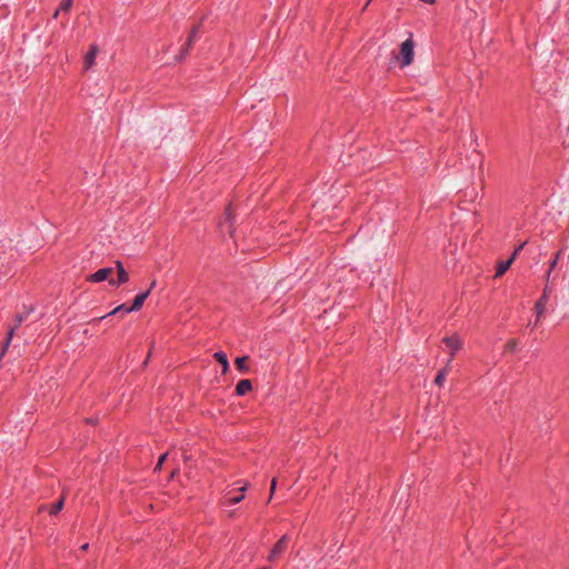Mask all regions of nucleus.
Returning a JSON list of instances; mask_svg holds the SVG:
<instances>
[{
	"mask_svg": "<svg viewBox=\"0 0 569 569\" xmlns=\"http://www.w3.org/2000/svg\"><path fill=\"white\" fill-rule=\"evenodd\" d=\"M201 27L202 19L190 28L187 39L179 51V54L176 56L177 61L183 60L189 54L190 50L192 49L196 42L198 33L200 32Z\"/></svg>",
	"mask_w": 569,
	"mask_h": 569,
	"instance_id": "f257e3e1",
	"label": "nucleus"
},
{
	"mask_svg": "<svg viewBox=\"0 0 569 569\" xmlns=\"http://www.w3.org/2000/svg\"><path fill=\"white\" fill-rule=\"evenodd\" d=\"M415 57V41L412 40V34L410 38L405 40L400 44L399 56H397V60L400 63L401 68L408 67L412 63Z\"/></svg>",
	"mask_w": 569,
	"mask_h": 569,
	"instance_id": "f03ea898",
	"label": "nucleus"
},
{
	"mask_svg": "<svg viewBox=\"0 0 569 569\" xmlns=\"http://www.w3.org/2000/svg\"><path fill=\"white\" fill-rule=\"evenodd\" d=\"M234 210L232 203H228L223 210L222 218L219 221V228L222 233L227 232L230 237L234 233L233 228Z\"/></svg>",
	"mask_w": 569,
	"mask_h": 569,
	"instance_id": "7ed1b4c3",
	"label": "nucleus"
},
{
	"mask_svg": "<svg viewBox=\"0 0 569 569\" xmlns=\"http://www.w3.org/2000/svg\"><path fill=\"white\" fill-rule=\"evenodd\" d=\"M289 545L288 535H283L271 548L267 559L268 561H276L279 559L287 550Z\"/></svg>",
	"mask_w": 569,
	"mask_h": 569,
	"instance_id": "20e7f679",
	"label": "nucleus"
},
{
	"mask_svg": "<svg viewBox=\"0 0 569 569\" xmlns=\"http://www.w3.org/2000/svg\"><path fill=\"white\" fill-rule=\"evenodd\" d=\"M130 312H132L130 306H128L127 303H121L117 306L114 309H112L110 312L106 313L104 316L93 318L92 320L89 321V323L96 325L113 316H119L120 318H123L127 313Z\"/></svg>",
	"mask_w": 569,
	"mask_h": 569,
	"instance_id": "39448f33",
	"label": "nucleus"
},
{
	"mask_svg": "<svg viewBox=\"0 0 569 569\" xmlns=\"http://www.w3.org/2000/svg\"><path fill=\"white\" fill-rule=\"evenodd\" d=\"M117 278L109 279V284L111 287L119 288L120 286L127 283L129 281V273L124 269L122 261L117 260L116 262Z\"/></svg>",
	"mask_w": 569,
	"mask_h": 569,
	"instance_id": "423d86ee",
	"label": "nucleus"
},
{
	"mask_svg": "<svg viewBox=\"0 0 569 569\" xmlns=\"http://www.w3.org/2000/svg\"><path fill=\"white\" fill-rule=\"evenodd\" d=\"M156 286V280H153L149 288L142 292H139L131 301V305H130V309L132 311H139L141 310V308L143 307L144 305V301L148 299V297L150 296L151 293V290L154 288Z\"/></svg>",
	"mask_w": 569,
	"mask_h": 569,
	"instance_id": "0eeeda50",
	"label": "nucleus"
},
{
	"mask_svg": "<svg viewBox=\"0 0 569 569\" xmlns=\"http://www.w3.org/2000/svg\"><path fill=\"white\" fill-rule=\"evenodd\" d=\"M112 273H113V268L103 267V268L98 269L96 272L89 274L87 277V281L92 282V283H99V282H102L106 280L109 281V279H111Z\"/></svg>",
	"mask_w": 569,
	"mask_h": 569,
	"instance_id": "6e6552de",
	"label": "nucleus"
},
{
	"mask_svg": "<svg viewBox=\"0 0 569 569\" xmlns=\"http://www.w3.org/2000/svg\"><path fill=\"white\" fill-rule=\"evenodd\" d=\"M442 342L450 349L449 361L455 357V353L462 348V340L458 333L445 337Z\"/></svg>",
	"mask_w": 569,
	"mask_h": 569,
	"instance_id": "1a4fd4ad",
	"label": "nucleus"
},
{
	"mask_svg": "<svg viewBox=\"0 0 569 569\" xmlns=\"http://www.w3.org/2000/svg\"><path fill=\"white\" fill-rule=\"evenodd\" d=\"M64 501H66V496L61 495L60 498L58 500H56L53 503H51L50 506L41 505L39 507V512L47 509L50 516H57L63 509Z\"/></svg>",
	"mask_w": 569,
	"mask_h": 569,
	"instance_id": "9d476101",
	"label": "nucleus"
},
{
	"mask_svg": "<svg viewBox=\"0 0 569 569\" xmlns=\"http://www.w3.org/2000/svg\"><path fill=\"white\" fill-rule=\"evenodd\" d=\"M98 51L99 48L97 44L93 43L89 47V50L83 57V67L86 70L90 69L94 64Z\"/></svg>",
	"mask_w": 569,
	"mask_h": 569,
	"instance_id": "9b49d317",
	"label": "nucleus"
},
{
	"mask_svg": "<svg viewBox=\"0 0 569 569\" xmlns=\"http://www.w3.org/2000/svg\"><path fill=\"white\" fill-rule=\"evenodd\" d=\"M253 389L252 381L250 379H241L238 381L234 388V396L243 397Z\"/></svg>",
	"mask_w": 569,
	"mask_h": 569,
	"instance_id": "f8f14e48",
	"label": "nucleus"
},
{
	"mask_svg": "<svg viewBox=\"0 0 569 569\" xmlns=\"http://www.w3.org/2000/svg\"><path fill=\"white\" fill-rule=\"evenodd\" d=\"M247 487H248V483H244L242 487H240L238 489V491L240 493L237 495V496H229L230 492L227 493V496L224 497L226 498L224 503L227 506H233V505H237V503L241 502L244 499V491L247 490Z\"/></svg>",
	"mask_w": 569,
	"mask_h": 569,
	"instance_id": "ddd939ff",
	"label": "nucleus"
},
{
	"mask_svg": "<svg viewBox=\"0 0 569 569\" xmlns=\"http://www.w3.org/2000/svg\"><path fill=\"white\" fill-rule=\"evenodd\" d=\"M213 359L221 366L222 375H226L230 368L227 353L222 350L216 351L213 353Z\"/></svg>",
	"mask_w": 569,
	"mask_h": 569,
	"instance_id": "4468645a",
	"label": "nucleus"
},
{
	"mask_svg": "<svg viewBox=\"0 0 569 569\" xmlns=\"http://www.w3.org/2000/svg\"><path fill=\"white\" fill-rule=\"evenodd\" d=\"M250 360V357L249 356H240V357H237L234 359V367L238 371H240L241 373H248L250 371V367L248 365Z\"/></svg>",
	"mask_w": 569,
	"mask_h": 569,
	"instance_id": "2eb2a0df",
	"label": "nucleus"
},
{
	"mask_svg": "<svg viewBox=\"0 0 569 569\" xmlns=\"http://www.w3.org/2000/svg\"><path fill=\"white\" fill-rule=\"evenodd\" d=\"M547 301H548V296L546 295V290H543L541 297L535 303V311H536L538 318L543 315V312L546 310Z\"/></svg>",
	"mask_w": 569,
	"mask_h": 569,
	"instance_id": "dca6fc26",
	"label": "nucleus"
},
{
	"mask_svg": "<svg viewBox=\"0 0 569 569\" xmlns=\"http://www.w3.org/2000/svg\"><path fill=\"white\" fill-rule=\"evenodd\" d=\"M512 262H513V260H511L510 258H508L507 260L499 261L496 264V277L503 276L507 272V270L510 268Z\"/></svg>",
	"mask_w": 569,
	"mask_h": 569,
	"instance_id": "f3484780",
	"label": "nucleus"
},
{
	"mask_svg": "<svg viewBox=\"0 0 569 569\" xmlns=\"http://www.w3.org/2000/svg\"><path fill=\"white\" fill-rule=\"evenodd\" d=\"M73 0H61L58 9L53 13V18H57L60 11L69 12L72 8Z\"/></svg>",
	"mask_w": 569,
	"mask_h": 569,
	"instance_id": "a211bd4d",
	"label": "nucleus"
},
{
	"mask_svg": "<svg viewBox=\"0 0 569 569\" xmlns=\"http://www.w3.org/2000/svg\"><path fill=\"white\" fill-rule=\"evenodd\" d=\"M562 254V250H559L557 251L555 254H553V258L549 261V268H548V271L546 273V278H547V281L549 280V277L551 274V271L557 267L558 264V261L560 259Z\"/></svg>",
	"mask_w": 569,
	"mask_h": 569,
	"instance_id": "6ab92c4d",
	"label": "nucleus"
},
{
	"mask_svg": "<svg viewBox=\"0 0 569 569\" xmlns=\"http://www.w3.org/2000/svg\"><path fill=\"white\" fill-rule=\"evenodd\" d=\"M448 366H449V363L437 372L435 380H433L435 385H437L439 387L442 386V383L446 379V376L448 373Z\"/></svg>",
	"mask_w": 569,
	"mask_h": 569,
	"instance_id": "aec40b11",
	"label": "nucleus"
},
{
	"mask_svg": "<svg viewBox=\"0 0 569 569\" xmlns=\"http://www.w3.org/2000/svg\"><path fill=\"white\" fill-rule=\"evenodd\" d=\"M33 307L30 306L26 312L23 313H16L14 316V325L13 326H17V328H19L21 326V323L24 321V319L27 318V316L33 311Z\"/></svg>",
	"mask_w": 569,
	"mask_h": 569,
	"instance_id": "412c9836",
	"label": "nucleus"
},
{
	"mask_svg": "<svg viewBox=\"0 0 569 569\" xmlns=\"http://www.w3.org/2000/svg\"><path fill=\"white\" fill-rule=\"evenodd\" d=\"M17 329H18V328H17V326H12V327H10V328L8 329V331H7V333H6V337H4V339H3V341H2V342H3V343H7L8 346H10V345H11V341H12V338H13L14 332H16V330H17Z\"/></svg>",
	"mask_w": 569,
	"mask_h": 569,
	"instance_id": "4be33fe9",
	"label": "nucleus"
},
{
	"mask_svg": "<svg viewBox=\"0 0 569 569\" xmlns=\"http://www.w3.org/2000/svg\"><path fill=\"white\" fill-rule=\"evenodd\" d=\"M17 329H18V328H17V326H12V327H10V328L8 329V331H7V333H6V337H4V339H3V341H2V342H3V343H7L8 346H10V345H11V341H12V338H13L14 332H16V330H17Z\"/></svg>",
	"mask_w": 569,
	"mask_h": 569,
	"instance_id": "5701e85b",
	"label": "nucleus"
},
{
	"mask_svg": "<svg viewBox=\"0 0 569 569\" xmlns=\"http://www.w3.org/2000/svg\"><path fill=\"white\" fill-rule=\"evenodd\" d=\"M528 243V241H523L521 243H519L515 249L513 251L511 252L510 254V259L515 261V259L518 257V254L522 251V249L525 248V246Z\"/></svg>",
	"mask_w": 569,
	"mask_h": 569,
	"instance_id": "b1692460",
	"label": "nucleus"
},
{
	"mask_svg": "<svg viewBox=\"0 0 569 569\" xmlns=\"http://www.w3.org/2000/svg\"><path fill=\"white\" fill-rule=\"evenodd\" d=\"M518 347V340L517 339H510L505 345V351L515 352Z\"/></svg>",
	"mask_w": 569,
	"mask_h": 569,
	"instance_id": "393cba45",
	"label": "nucleus"
},
{
	"mask_svg": "<svg viewBox=\"0 0 569 569\" xmlns=\"http://www.w3.org/2000/svg\"><path fill=\"white\" fill-rule=\"evenodd\" d=\"M154 345H156V342H154V340H152V341L150 342V347H149L148 355H147V357H146V359H144V361H143V363H142V367H143V368H144V367H147V365H148V362H149V359H150V357H151V355H152V350H153V348H154Z\"/></svg>",
	"mask_w": 569,
	"mask_h": 569,
	"instance_id": "a878e982",
	"label": "nucleus"
},
{
	"mask_svg": "<svg viewBox=\"0 0 569 569\" xmlns=\"http://www.w3.org/2000/svg\"><path fill=\"white\" fill-rule=\"evenodd\" d=\"M276 488H277V478H276V477H273V478L271 479L270 488H269V491H270L269 500H271V498H272V496H273V493H274V491H276Z\"/></svg>",
	"mask_w": 569,
	"mask_h": 569,
	"instance_id": "bb28decb",
	"label": "nucleus"
},
{
	"mask_svg": "<svg viewBox=\"0 0 569 569\" xmlns=\"http://www.w3.org/2000/svg\"><path fill=\"white\" fill-rule=\"evenodd\" d=\"M178 473H179V468H178V467L173 468V469L170 471V475H169V477H168V481H171V480L176 477V475H178Z\"/></svg>",
	"mask_w": 569,
	"mask_h": 569,
	"instance_id": "cd10ccee",
	"label": "nucleus"
},
{
	"mask_svg": "<svg viewBox=\"0 0 569 569\" xmlns=\"http://www.w3.org/2000/svg\"><path fill=\"white\" fill-rule=\"evenodd\" d=\"M168 455H169V452L161 453V455L159 456V458H158V462H159L160 465H163V463H164V461H166V460H167V458H168Z\"/></svg>",
	"mask_w": 569,
	"mask_h": 569,
	"instance_id": "c85d7f7f",
	"label": "nucleus"
},
{
	"mask_svg": "<svg viewBox=\"0 0 569 569\" xmlns=\"http://www.w3.org/2000/svg\"><path fill=\"white\" fill-rule=\"evenodd\" d=\"M84 421H86L88 425H92V426H93V425H96V423H98V419H97V418H87Z\"/></svg>",
	"mask_w": 569,
	"mask_h": 569,
	"instance_id": "c756f323",
	"label": "nucleus"
},
{
	"mask_svg": "<svg viewBox=\"0 0 569 569\" xmlns=\"http://www.w3.org/2000/svg\"><path fill=\"white\" fill-rule=\"evenodd\" d=\"M161 468H162V465H160L159 462H157V465H156V467H154V469H153V472H158V471H160V470H161Z\"/></svg>",
	"mask_w": 569,
	"mask_h": 569,
	"instance_id": "7c9ffc66",
	"label": "nucleus"
},
{
	"mask_svg": "<svg viewBox=\"0 0 569 569\" xmlns=\"http://www.w3.org/2000/svg\"><path fill=\"white\" fill-rule=\"evenodd\" d=\"M420 1L423 2V3H427V4L436 3V0H420Z\"/></svg>",
	"mask_w": 569,
	"mask_h": 569,
	"instance_id": "2f4dec72",
	"label": "nucleus"
},
{
	"mask_svg": "<svg viewBox=\"0 0 569 569\" xmlns=\"http://www.w3.org/2000/svg\"><path fill=\"white\" fill-rule=\"evenodd\" d=\"M88 548H89V543H84V545H82V546L80 547V549H81L82 551H87V550H88Z\"/></svg>",
	"mask_w": 569,
	"mask_h": 569,
	"instance_id": "473e14b6",
	"label": "nucleus"
},
{
	"mask_svg": "<svg viewBox=\"0 0 569 569\" xmlns=\"http://www.w3.org/2000/svg\"><path fill=\"white\" fill-rule=\"evenodd\" d=\"M371 1L372 0H367V2L365 3V6L362 8V11H365L368 8V6L370 4Z\"/></svg>",
	"mask_w": 569,
	"mask_h": 569,
	"instance_id": "72a5a7b5",
	"label": "nucleus"
},
{
	"mask_svg": "<svg viewBox=\"0 0 569 569\" xmlns=\"http://www.w3.org/2000/svg\"><path fill=\"white\" fill-rule=\"evenodd\" d=\"M543 290H546V295L548 296V293H549V286H548V283L545 286Z\"/></svg>",
	"mask_w": 569,
	"mask_h": 569,
	"instance_id": "f704fd0d",
	"label": "nucleus"
},
{
	"mask_svg": "<svg viewBox=\"0 0 569 569\" xmlns=\"http://www.w3.org/2000/svg\"><path fill=\"white\" fill-rule=\"evenodd\" d=\"M259 569H271V567H261Z\"/></svg>",
	"mask_w": 569,
	"mask_h": 569,
	"instance_id": "c9c22d12",
	"label": "nucleus"
}]
</instances>
